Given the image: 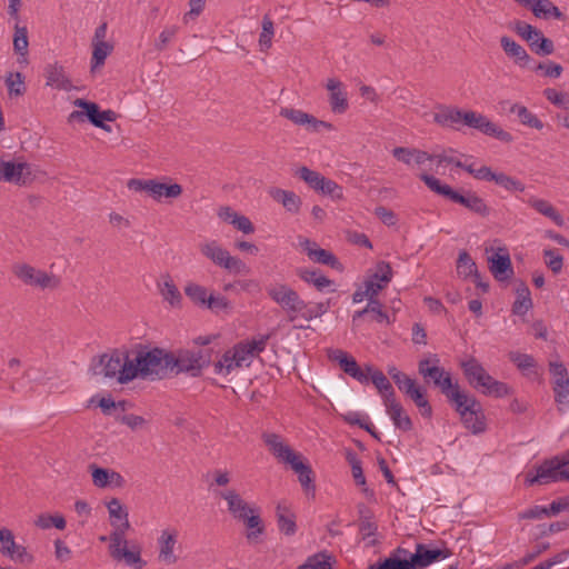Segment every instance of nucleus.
I'll return each mask as SVG.
<instances>
[{"mask_svg":"<svg viewBox=\"0 0 569 569\" xmlns=\"http://www.w3.org/2000/svg\"><path fill=\"white\" fill-rule=\"evenodd\" d=\"M280 116L290 120L295 124L305 126L312 132H318L320 128L332 129V124L322 120H318L312 114L295 108H281Z\"/></svg>","mask_w":569,"mask_h":569,"instance_id":"20","label":"nucleus"},{"mask_svg":"<svg viewBox=\"0 0 569 569\" xmlns=\"http://www.w3.org/2000/svg\"><path fill=\"white\" fill-rule=\"evenodd\" d=\"M212 349L204 350H179L173 352L172 377L180 373H188L197 378L200 377L202 370L210 366L212 358Z\"/></svg>","mask_w":569,"mask_h":569,"instance_id":"6","label":"nucleus"},{"mask_svg":"<svg viewBox=\"0 0 569 569\" xmlns=\"http://www.w3.org/2000/svg\"><path fill=\"white\" fill-rule=\"evenodd\" d=\"M421 181L435 193L445 197L453 203H458L470 212L487 218L491 209L486 201L472 190H462V192L452 189L449 184L442 183L438 178L422 172L419 174Z\"/></svg>","mask_w":569,"mask_h":569,"instance_id":"3","label":"nucleus"},{"mask_svg":"<svg viewBox=\"0 0 569 569\" xmlns=\"http://www.w3.org/2000/svg\"><path fill=\"white\" fill-rule=\"evenodd\" d=\"M93 51L91 57V71L102 67L107 57L112 52L113 47L108 42H92Z\"/></svg>","mask_w":569,"mask_h":569,"instance_id":"49","label":"nucleus"},{"mask_svg":"<svg viewBox=\"0 0 569 569\" xmlns=\"http://www.w3.org/2000/svg\"><path fill=\"white\" fill-rule=\"evenodd\" d=\"M366 370L370 373V381L375 385L381 395L383 405L390 400L396 399L395 389L381 370L375 369L370 365H366Z\"/></svg>","mask_w":569,"mask_h":569,"instance_id":"32","label":"nucleus"},{"mask_svg":"<svg viewBox=\"0 0 569 569\" xmlns=\"http://www.w3.org/2000/svg\"><path fill=\"white\" fill-rule=\"evenodd\" d=\"M386 411L392 420L395 427L402 431L412 429L411 418L405 412L402 405L397 399L390 400L385 403Z\"/></svg>","mask_w":569,"mask_h":569,"instance_id":"33","label":"nucleus"},{"mask_svg":"<svg viewBox=\"0 0 569 569\" xmlns=\"http://www.w3.org/2000/svg\"><path fill=\"white\" fill-rule=\"evenodd\" d=\"M457 272L463 278L472 277L478 272L476 262L467 251H461L457 260Z\"/></svg>","mask_w":569,"mask_h":569,"instance_id":"54","label":"nucleus"},{"mask_svg":"<svg viewBox=\"0 0 569 569\" xmlns=\"http://www.w3.org/2000/svg\"><path fill=\"white\" fill-rule=\"evenodd\" d=\"M462 123L469 128L477 129L486 136L493 137L502 142H511L513 137L508 131H505L495 122L490 121L486 116L476 111H465L462 116Z\"/></svg>","mask_w":569,"mask_h":569,"instance_id":"14","label":"nucleus"},{"mask_svg":"<svg viewBox=\"0 0 569 569\" xmlns=\"http://www.w3.org/2000/svg\"><path fill=\"white\" fill-rule=\"evenodd\" d=\"M89 470L91 471L92 482L98 488H106L113 483V478H117V487L122 486L123 477L113 470L90 465Z\"/></svg>","mask_w":569,"mask_h":569,"instance_id":"34","label":"nucleus"},{"mask_svg":"<svg viewBox=\"0 0 569 569\" xmlns=\"http://www.w3.org/2000/svg\"><path fill=\"white\" fill-rule=\"evenodd\" d=\"M368 569H420L416 563L406 559L402 556H398L395 551L382 561L370 565Z\"/></svg>","mask_w":569,"mask_h":569,"instance_id":"41","label":"nucleus"},{"mask_svg":"<svg viewBox=\"0 0 569 569\" xmlns=\"http://www.w3.org/2000/svg\"><path fill=\"white\" fill-rule=\"evenodd\" d=\"M263 441L269 447L272 455L280 461L289 463L292 470L298 475V480L303 491L315 495V476L311 467L302 461L301 456L296 453L288 445L283 443L280 436L276 433H264Z\"/></svg>","mask_w":569,"mask_h":569,"instance_id":"2","label":"nucleus"},{"mask_svg":"<svg viewBox=\"0 0 569 569\" xmlns=\"http://www.w3.org/2000/svg\"><path fill=\"white\" fill-rule=\"evenodd\" d=\"M331 307L330 299L323 302H307L306 307L302 309L298 317L302 318L306 321H311L316 318L322 317L325 313L329 311Z\"/></svg>","mask_w":569,"mask_h":569,"instance_id":"47","label":"nucleus"},{"mask_svg":"<svg viewBox=\"0 0 569 569\" xmlns=\"http://www.w3.org/2000/svg\"><path fill=\"white\" fill-rule=\"evenodd\" d=\"M346 459L351 467L352 477L355 479L356 485L365 486L366 477L363 475L361 461L358 458L357 453L353 452L352 450H348L346 453Z\"/></svg>","mask_w":569,"mask_h":569,"instance_id":"58","label":"nucleus"},{"mask_svg":"<svg viewBox=\"0 0 569 569\" xmlns=\"http://www.w3.org/2000/svg\"><path fill=\"white\" fill-rule=\"evenodd\" d=\"M28 29L27 27H21L18 23L14 26L13 33V50L18 56L27 57L28 56Z\"/></svg>","mask_w":569,"mask_h":569,"instance_id":"52","label":"nucleus"},{"mask_svg":"<svg viewBox=\"0 0 569 569\" xmlns=\"http://www.w3.org/2000/svg\"><path fill=\"white\" fill-rule=\"evenodd\" d=\"M6 86L10 98L23 96L27 91L24 76L21 72H9Z\"/></svg>","mask_w":569,"mask_h":569,"instance_id":"50","label":"nucleus"},{"mask_svg":"<svg viewBox=\"0 0 569 569\" xmlns=\"http://www.w3.org/2000/svg\"><path fill=\"white\" fill-rule=\"evenodd\" d=\"M161 296L172 307L180 306L182 296L169 274L162 276V282L158 283Z\"/></svg>","mask_w":569,"mask_h":569,"instance_id":"43","label":"nucleus"},{"mask_svg":"<svg viewBox=\"0 0 569 569\" xmlns=\"http://www.w3.org/2000/svg\"><path fill=\"white\" fill-rule=\"evenodd\" d=\"M533 16L545 20L553 18L556 20L562 21L566 19V16L556 4H553L551 0H537L533 8Z\"/></svg>","mask_w":569,"mask_h":569,"instance_id":"42","label":"nucleus"},{"mask_svg":"<svg viewBox=\"0 0 569 569\" xmlns=\"http://www.w3.org/2000/svg\"><path fill=\"white\" fill-rule=\"evenodd\" d=\"M517 298L512 305V313L525 316L532 308L531 293L525 282H520L516 289Z\"/></svg>","mask_w":569,"mask_h":569,"instance_id":"40","label":"nucleus"},{"mask_svg":"<svg viewBox=\"0 0 569 569\" xmlns=\"http://www.w3.org/2000/svg\"><path fill=\"white\" fill-rule=\"evenodd\" d=\"M543 258L547 267L555 273H559L563 267V257L556 249H545Z\"/></svg>","mask_w":569,"mask_h":569,"instance_id":"62","label":"nucleus"},{"mask_svg":"<svg viewBox=\"0 0 569 569\" xmlns=\"http://www.w3.org/2000/svg\"><path fill=\"white\" fill-rule=\"evenodd\" d=\"M296 174L301 180H303L311 189H313L316 192H319L325 176L305 166L299 168Z\"/></svg>","mask_w":569,"mask_h":569,"instance_id":"56","label":"nucleus"},{"mask_svg":"<svg viewBox=\"0 0 569 569\" xmlns=\"http://www.w3.org/2000/svg\"><path fill=\"white\" fill-rule=\"evenodd\" d=\"M107 508L111 518V525L114 527V530L110 535V541H114V546L119 542H126L124 535L130 528L127 509L117 498H112L107 503Z\"/></svg>","mask_w":569,"mask_h":569,"instance_id":"17","label":"nucleus"},{"mask_svg":"<svg viewBox=\"0 0 569 569\" xmlns=\"http://www.w3.org/2000/svg\"><path fill=\"white\" fill-rule=\"evenodd\" d=\"M418 372L427 383L438 388L449 402L452 401L453 393L462 392L458 382L452 381L451 373L440 366V359L436 353L419 360Z\"/></svg>","mask_w":569,"mask_h":569,"instance_id":"4","label":"nucleus"},{"mask_svg":"<svg viewBox=\"0 0 569 569\" xmlns=\"http://www.w3.org/2000/svg\"><path fill=\"white\" fill-rule=\"evenodd\" d=\"M173 352L160 347L149 348L146 345H138L132 366L124 370V379L137 378L159 381L172 377Z\"/></svg>","mask_w":569,"mask_h":569,"instance_id":"1","label":"nucleus"},{"mask_svg":"<svg viewBox=\"0 0 569 569\" xmlns=\"http://www.w3.org/2000/svg\"><path fill=\"white\" fill-rule=\"evenodd\" d=\"M569 482V469L565 468L558 456L545 459L533 471H528L525 477L526 486L549 485L553 482Z\"/></svg>","mask_w":569,"mask_h":569,"instance_id":"7","label":"nucleus"},{"mask_svg":"<svg viewBox=\"0 0 569 569\" xmlns=\"http://www.w3.org/2000/svg\"><path fill=\"white\" fill-rule=\"evenodd\" d=\"M114 541H111L110 543V556L114 560H124L128 566H132L136 569H142L147 562L141 558L140 550H129L126 547L121 548L122 542H119L117 546H114ZM123 545H127V541L123 542Z\"/></svg>","mask_w":569,"mask_h":569,"instance_id":"31","label":"nucleus"},{"mask_svg":"<svg viewBox=\"0 0 569 569\" xmlns=\"http://www.w3.org/2000/svg\"><path fill=\"white\" fill-rule=\"evenodd\" d=\"M240 521L243 522L246 525V527L248 528V532H247L246 537L249 541L256 540L264 531V526L262 523V520L259 516L258 510L250 512L249 515L243 517Z\"/></svg>","mask_w":569,"mask_h":569,"instance_id":"48","label":"nucleus"},{"mask_svg":"<svg viewBox=\"0 0 569 569\" xmlns=\"http://www.w3.org/2000/svg\"><path fill=\"white\" fill-rule=\"evenodd\" d=\"M438 109L433 114V121L437 124L455 128L456 124L462 123L463 110L447 106H439Z\"/></svg>","mask_w":569,"mask_h":569,"instance_id":"35","label":"nucleus"},{"mask_svg":"<svg viewBox=\"0 0 569 569\" xmlns=\"http://www.w3.org/2000/svg\"><path fill=\"white\" fill-rule=\"evenodd\" d=\"M266 292L273 302L287 312L290 321H295L299 312L306 307V301L286 283L270 284L266 288Z\"/></svg>","mask_w":569,"mask_h":569,"instance_id":"9","label":"nucleus"},{"mask_svg":"<svg viewBox=\"0 0 569 569\" xmlns=\"http://www.w3.org/2000/svg\"><path fill=\"white\" fill-rule=\"evenodd\" d=\"M74 106L81 108L82 110H76L71 112L70 120L78 119L82 121L84 118H87L92 126L100 128L107 132H111V127L107 123H102L99 120L100 108L96 102L87 101L84 99L79 98L74 101Z\"/></svg>","mask_w":569,"mask_h":569,"instance_id":"22","label":"nucleus"},{"mask_svg":"<svg viewBox=\"0 0 569 569\" xmlns=\"http://www.w3.org/2000/svg\"><path fill=\"white\" fill-rule=\"evenodd\" d=\"M177 537L178 532L176 529H166L161 531V535L158 538V558L160 561H163L167 565H173L177 562L178 558L177 556L173 555L174 545L177 543Z\"/></svg>","mask_w":569,"mask_h":569,"instance_id":"26","label":"nucleus"},{"mask_svg":"<svg viewBox=\"0 0 569 569\" xmlns=\"http://www.w3.org/2000/svg\"><path fill=\"white\" fill-rule=\"evenodd\" d=\"M543 96L552 104L569 110V94L559 92L553 88H547L543 90Z\"/></svg>","mask_w":569,"mask_h":569,"instance_id":"63","label":"nucleus"},{"mask_svg":"<svg viewBox=\"0 0 569 569\" xmlns=\"http://www.w3.org/2000/svg\"><path fill=\"white\" fill-rule=\"evenodd\" d=\"M128 188L138 192L146 191L157 201L162 198L176 199L182 193V187L179 183H164L156 179H130Z\"/></svg>","mask_w":569,"mask_h":569,"instance_id":"11","label":"nucleus"},{"mask_svg":"<svg viewBox=\"0 0 569 569\" xmlns=\"http://www.w3.org/2000/svg\"><path fill=\"white\" fill-rule=\"evenodd\" d=\"M13 274L24 284L40 289H56L60 280L54 274L36 269L28 263H16L12 266Z\"/></svg>","mask_w":569,"mask_h":569,"instance_id":"12","label":"nucleus"},{"mask_svg":"<svg viewBox=\"0 0 569 569\" xmlns=\"http://www.w3.org/2000/svg\"><path fill=\"white\" fill-rule=\"evenodd\" d=\"M406 396L416 405L423 418L432 417V407L427 399V390L425 387L416 383Z\"/></svg>","mask_w":569,"mask_h":569,"instance_id":"38","label":"nucleus"},{"mask_svg":"<svg viewBox=\"0 0 569 569\" xmlns=\"http://www.w3.org/2000/svg\"><path fill=\"white\" fill-rule=\"evenodd\" d=\"M496 184L506 189L507 191H520L525 190V184L513 177L507 176L503 172L496 173V178L493 181Z\"/></svg>","mask_w":569,"mask_h":569,"instance_id":"60","label":"nucleus"},{"mask_svg":"<svg viewBox=\"0 0 569 569\" xmlns=\"http://www.w3.org/2000/svg\"><path fill=\"white\" fill-rule=\"evenodd\" d=\"M269 194L274 201L281 203L287 212L291 214L300 212L302 200L296 192L281 188H271Z\"/></svg>","mask_w":569,"mask_h":569,"instance_id":"30","label":"nucleus"},{"mask_svg":"<svg viewBox=\"0 0 569 569\" xmlns=\"http://www.w3.org/2000/svg\"><path fill=\"white\" fill-rule=\"evenodd\" d=\"M274 34L273 21L269 14H264L262 18V31L259 37V44L262 50H267L271 47L272 37Z\"/></svg>","mask_w":569,"mask_h":569,"instance_id":"59","label":"nucleus"},{"mask_svg":"<svg viewBox=\"0 0 569 569\" xmlns=\"http://www.w3.org/2000/svg\"><path fill=\"white\" fill-rule=\"evenodd\" d=\"M128 366H132V359H130L127 351L120 352L114 349L110 353H103L98 358V362H92L94 373L102 375L104 378L117 379L120 385H126L132 380L124 379V370Z\"/></svg>","mask_w":569,"mask_h":569,"instance_id":"8","label":"nucleus"},{"mask_svg":"<svg viewBox=\"0 0 569 569\" xmlns=\"http://www.w3.org/2000/svg\"><path fill=\"white\" fill-rule=\"evenodd\" d=\"M451 403L460 415L463 426L473 435L482 433L486 430L483 410L475 397L468 396L466 392H456L452 395Z\"/></svg>","mask_w":569,"mask_h":569,"instance_id":"5","label":"nucleus"},{"mask_svg":"<svg viewBox=\"0 0 569 569\" xmlns=\"http://www.w3.org/2000/svg\"><path fill=\"white\" fill-rule=\"evenodd\" d=\"M375 279H379L382 284H376L373 288L372 282H365V290H357L352 295V301L355 303H359L363 301L367 297L370 301L371 297H377L378 293L391 281L392 279V268L389 262L379 261L376 264V269L373 271Z\"/></svg>","mask_w":569,"mask_h":569,"instance_id":"15","label":"nucleus"},{"mask_svg":"<svg viewBox=\"0 0 569 569\" xmlns=\"http://www.w3.org/2000/svg\"><path fill=\"white\" fill-rule=\"evenodd\" d=\"M298 569H331L330 557L326 553H317L309 557Z\"/></svg>","mask_w":569,"mask_h":569,"instance_id":"61","label":"nucleus"},{"mask_svg":"<svg viewBox=\"0 0 569 569\" xmlns=\"http://www.w3.org/2000/svg\"><path fill=\"white\" fill-rule=\"evenodd\" d=\"M488 261L490 272L496 280L507 281L513 276L510 254L506 248L499 249V252L491 256Z\"/></svg>","mask_w":569,"mask_h":569,"instance_id":"23","label":"nucleus"},{"mask_svg":"<svg viewBox=\"0 0 569 569\" xmlns=\"http://www.w3.org/2000/svg\"><path fill=\"white\" fill-rule=\"evenodd\" d=\"M461 367L466 379L472 388L480 390L486 385L489 373L478 360L471 358L462 362Z\"/></svg>","mask_w":569,"mask_h":569,"instance_id":"29","label":"nucleus"},{"mask_svg":"<svg viewBox=\"0 0 569 569\" xmlns=\"http://www.w3.org/2000/svg\"><path fill=\"white\" fill-rule=\"evenodd\" d=\"M530 207L542 216L551 219L557 226H563L565 221L562 216L553 208V206L543 199L531 198L528 200Z\"/></svg>","mask_w":569,"mask_h":569,"instance_id":"44","label":"nucleus"},{"mask_svg":"<svg viewBox=\"0 0 569 569\" xmlns=\"http://www.w3.org/2000/svg\"><path fill=\"white\" fill-rule=\"evenodd\" d=\"M328 358L338 362L339 367L345 373L356 379L360 383L367 385L370 382V373L366 370V368L362 369L356 359L348 352L341 349H329Z\"/></svg>","mask_w":569,"mask_h":569,"instance_id":"16","label":"nucleus"},{"mask_svg":"<svg viewBox=\"0 0 569 569\" xmlns=\"http://www.w3.org/2000/svg\"><path fill=\"white\" fill-rule=\"evenodd\" d=\"M220 497L227 501L228 511L233 519L240 521L252 511H257L252 505L248 503L236 490H226L220 492Z\"/></svg>","mask_w":569,"mask_h":569,"instance_id":"24","label":"nucleus"},{"mask_svg":"<svg viewBox=\"0 0 569 569\" xmlns=\"http://www.w3.org/2000/svg\"><path fill=\"white\" fill-rule=\"evenodd\" d=\"M359 516V531L362 533V538L367 539L370 536H375L378 530L377 523L373 521V513L370 508L360 502L357 505Z\"/></svg>","mask_w":569,"mask_h":569,"instance_id":"37","label":"nucleus"},{"mask_svg":"<svg viewBox=\"0 0 569 569\" xmlns=\"http://www.w3.org/2000/svg\"><path fill=\"white\" fill-rule=\"evenodd\" d=\"M34 525L43 530L50 529L51 527H54L59 530H63L67 526V522L64 517L61 515L41 513L36 519Z\"/></svg>","mask_w":569,"mask_h":569,"instance_id":"53","label":"nucleus"},{"mask_svg":"<svg viewBox=\"0 0 569 569\" xmlns=\"http://www.w3.org/2000/svg\"><path fill=\"white\" fill-rule=\"evenodd\" d=\"M530 49L538 56H549L555 51L553 41L543 36H535L531 42L529 43Z\"/></svg>","mask_w":569,"mask_h":569,"instance_id":"55","label":"nucleus"},{"mask_svg":"<svg viewBox=\"0 0 569 569\" xmlns=\"http://www.w3.org/2000/svg\"><path fill=\"white\" fill-rule=\"evenodd\" d=\"M46 84L58 90L70 91L72 84L67 77L64 68L58 63H49L44 68Z\"/></svg>","mask_w":569,"mask_h":569,"instance_id":"28","label":"nucleus"},{"mask_svg":"<svg viewBox=\"0 0 569 569\" xmlns=\"http://www.w3.org/2000/svg\"><path fill=\"white\" fill-rule=\"evenodd\" d=\"M500 46L505 54L512 60L516 66L520 68H527L530 66V62L532 61L531 57L528 54L526 49L512 38L502 36L500 38Z\"/></svg>","mask_w":569,"mask_h":569,"instance_id":"25","label":"nucleus"},{"mask_svg":"<svg viewBox=\"0 0 569 569\" xmlns=\"http://www.w3.org/2000/svg\"><path fill=\"white\" fill-rule=\"evenodd\" d=\"M0 181L27 186L32 181L31 166L27 162L4 161L0 159Z\"/></svg>","mask_w":569,"mask_h":569,"instance_id":"18","label":"nucleus"},{"mask_svg":"<svg viewBox=\"0 0 569 569\" xmlns=\"http://www.w3.org/2000/svg\"><path fill=\"white\" fill-rule=\"evenodd\" d=\"M300 246L303 248V250L307 252V256L312 261L329 266L338 271L343 270V264L338 260V258L332 252L319 248L315 241L303 239L300 242Z\"/></svg>","mask_w":569,"mask_h":569,"instance_id":"21","label":"nucleus"},{"mask_svg":"<svg viewBox=\"0 0 569 569\" xmlns=\"http://www.w3.org/2000/svg\"><path fill=\"white\" fill-rule=\"evenodd\" d=\"M269 339L270 335H262L257 340H246L236 343L231 349L239 367L241 368L243 365L250 366L252 358L264 351Z\"/></svg>","mask_w":569,"mask_h":569,"instance_id":"19","label":"nucleus"},{"mask_svg":"<svg viewBox=\"0 0 569 569\" xmlns=\"http://www.w3.org/2000/svg\"><path fill=\"white\" fill-rule=\"evenodd\" d=\"M329 90V104L333 113L342 114L349 108L347 92L342 89L341 81L337 79H329L327 82Z\"/></svg>","mask_w":569,"mask_h":569,"instance_id":"27","label":"nucleus"},{"mask_svg":"<svg viewBox=\"0 0 569 569\" xmlns=\"http://www.w3.org/2000/svg\"><path fill=\"white\" fill-rule=\"evenodd\" d=\"M277 522L283 535L293 536L296 533V516L287 506L281 503L277 506Z\"/></svg>","mask_w":569,"mask_h":569,"instance_id":"39","label":"nucleus"},{"mask_svg":"<svg viewBox=\"0 0 569 569\" xmlns=\"http://www.w3.org/2000/svg\"><path fill=\"white\" fill-rule=\"evenodd\" d=\"M319 193L329 196L335 200L342 199L343 189L336 181L323 177L322 184L320 186Z\"/></svg>","mask_w":569,"mask_h":569,"instance_id":"64","label":"nucleus"},{"mask_svg":"<svg viewBox=\"0 0 569 569\" xmlns=\"http://www.w3.org/2000/svg\"><path fill=\"white\" fill-rule=\"evenodd\" d=\"M441 548L435 547L431 543H416V548L413 552L409 550L398 547L393 551L398 553V556H402L406 559L416 563L419 568H426L437 561L443 560L452 556L451 549L446 547L445 542Z\"/></svg>","mask_w":569,"mask_h":569,"instance_id":"10","label":"nucleus"},{"mask_svg":"<svg viewBox=\"0 0 569 569\" xmlns=\"http://www.w3.org/2000/svg\"><path fill=\"white\" fill-rule=\"evenodd\" d=\"M297 274L302 281L312 284L320 292L333 284V281L323 276L318 269L300 268L297 270Z\"/></svg>","mask_w":569,"mask_h":569,"instance_id":"36","label":"nucleus"},{"mask_svg":"<svg viewBox=\"0 0 569 569\" xmlns=\"http://www.w3.org/2000/svg\"><path fill=\"white\" fill-rule=\"evenodd\" d=\"M510 112L517 114L519 121L529 128L538 130L543 128L542 121L525 106L515 103L510 108Z\"/></svg>","mask_w":569,"mask_h":569,"instance_id":"46","label":"nucleus"},{"mask_svg":"<svg viewBox=\"0 0 569 569\" xmlns=\"http://www.w3.org/2000/svg\"><path fill=\"white\" fill-rule=\"evenodd\" d=\"M200 251L206 258L210 259L214 264L221 268H223L230 254L229 251L220 247L217 241H210L202 244Z\"/></svg>","mask_w":569,"mask_h":569,"instance_id":"45","label":"nucleus"},{"mask_svg":"<svg viewBox=\"0 0 569 569\" xmlns=\"http://www.w3.org/2000/svg\"><path fill=\"white\" fill-rule=\"evenodd\" d=\"M549 371L552 376V391L558 411L563 413L569 408V373L562 362L551 361Z\"/></svg>","mask_w":569,"mask_h":569,"instance_id":"13","label":"nucleus"},{"mask_svg":"<svg viewBox=\"0 0 569 569\" xmlns=\"http://www.w3.org/2000/svg\"><path fill=\"white\" fill-rule=\"evenodd\" d=\"M480 390L483 395L493 396L496 398H502L510 393V388L507 383L496 380L490 375L488 376V380H486V385H483Z\"/></svg>","mask_w":569,"mask_h":569,"instance_id":"51","label":"nucleus"},{"mask_svg":"<svg viewBox=\"0 0 569 569\" xmlns=\"http://www.w3.org/2000/svg\"><path fill=\"white\" fill-rule=\"evenodd\" d=\"M184 293L194 305L200 307H204L209 298L208 290L198 283H188Z\"/></svg>","mask_w":569,"mask_h":569,"instance_id":"57","label":"nucleus"}]
</instances>
